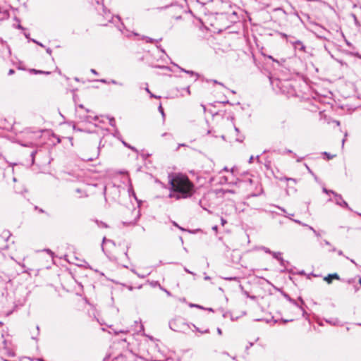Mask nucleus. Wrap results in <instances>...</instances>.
Instances as JSON below:
<instances>
[{
  "instance_id": "f257e3e1",
  "label": "nucleus",
  "mask_w": 361,
  "mask_h": 361,
  "mask_svg": "<svg viewBox=\"0 0 361 361\" xmlns=\"http://www.w3.org/2000/svg\"><path fill=\"white\" fill-rule=\"evenodd\" d=\"M171 193L169 197L176 200L190 197L195 192L194 183L185 175L177 173L169 175Z\"/></svg>"
},
{
  "instance_id": "f03ea898",
  "label": "nucleus",
  "mask_w": 361,
  "mask_h": 361,
  "mask_svg": "<svg viewBox=\"0 0 361 361\" xmlns=\"http://www.w3.org/2000/svg\"><path fill=\"white\" fill-rule=\"evenodd\" d=\"M169 327L174 331H183L190 328L189 324L185 322L181 317L175 318L169 322Z\"/></svg>"
},
{
  "instance_id": "7ed1b4c3",
  "label": "nucleus",
  "mask_w": 361,
  "mask_h": 361,
  "mask_svg": "<svg viewBox=\"0 0 361 361\" xmlns=\"http://www.w3.org/2000/svg\"><path fill=\"white\" fill-rule=\"evenodd\" d=\"M290 43L293 46L294 49H298L300 51L305 52L306 47L300 40H295V42L290 41Z\"/></svg>"
},
{
  "instance_id": "20e7f679",
  "label": "nucleus",
  "mask_w": 361,
  "mask_h": 361,
  "mask_svg": "<svg viewBox=\"0 0 361 361\" xmlns=\"http://www.w3.org/2000/svg\"><path fill=\"white\" fill-rule=\"evenodd\" d=\"M99 155V147H97V151L92 156L84 155L82 159L87 161H92L97 159Z\"/></svg>"
},
{
  "instance_id": "39448f33",
  "label": "nucleus",
  "mask_w": 361,
  "mask_h": 361,
  "mask_svg": "<svg viewBox=\"0 0 361 361\" xmlns=\"http://www.w3.org/2000/svg\"><path fill=\"white\" fill-rule=\"evenodd\" d=\"M333 279H340V277L338 274H329L327 276H325L324 280L326 281L328 283H331L333 281Z\"/></svg>"
},
{
  "instance_id": "423d86ee",
  "label": "nucleus",
  "mask_w": 361,
  "mask_h": 361,
  "mask_svg": "<svg viewBox=\"0 0 361 361\" xmlns=\"http://www.w3.org/2000/svg\"><path fill=\"white\" fill-rule=\"evenodd\" d=\"M336 204L340 205L342 207H345L348 209H350L348 203L345 200H343L342 197H341V200H339L338 197H336Z\"/></svg>"
},
{
  "instance_id": "0eeeda50",
  "label": "nucleus",
  "mask_w": 361,
  "mask_h": 361,
  "mask_svg": "<svg viewBox=\"0 0 361 361\" xmlns=\"http://www.w3.org/2000/svg\"><path fill=\"white\" fill-rule=\"evenodd\" d=\"M178 68H180L181 71H183V72H184L185 73H188V74L190 75L191 76H195V81H196L198 79L199 76H200V75L198 73H195V72H194L192 71H188V70H185V69H184L183 68H180V67H178Z\"/></svg>"
},
{
  "instance_id": "6e6552de",
  "label": "nucleus",
  "mask_w": 361,
  "mask_h": 361,
  "mask_svg": "<svg viewBox=\"0 0 361 361\" xmlns=\"http://www.w3.org/2000/svg\"><path fill=\"white\" fill-rule=\"evenodd\" d=\"M323 192L326 193V194H333L335 197H338L339 200H341V195H339V194H337L336 192H335L333 190H327L326 188H323Z\"/></svg>"
},
{
  "instance_id": "1a4fd4ad",
  "label": "nucleus",
  "mask_w": 361,
  "mask_h": 361,
  "mask_svg": "<svg viewBox=\"0 0 361 361\" xmlns=\"http://www.w3.org/2000/svg\"><path fill=\"white\" fill-rule=\"evenodd\" d=\"M271 255L274 259H277L278 261L279 259L282 260L281 252H272Z\"/></svg>"
},
{
  "instance_id": "9d476101",
  "label": "nucleus",
  "mask_w": 361,
  "mask_h": 361,
  "mask_svg": "<svg viewBox=\"0 0 361 361\" xmlns=\"http://www.w3.org/2000/svg\"><path fill=\"white\" fill-rule=\"evenodd\" d=\"M192 326H194V328L195 329V330L201 334H207V333H209V329H205L204 331H201L200 329H199L198 327H197L195 325L192 324Z\"/></svg>"
},
{
  "instance_id": "9b49d317",
  "label": "nucleus",
  "mask_w": 361,
  "mask_h": 361,
  "mask_svg": "<svg viewBox=\"0 0 361 361\" xmlns=\"http://www.w3.org/2000/svg\"><path fill=\"white\" fill-rule=\"evenodd\" d=\"M14 19H15V20L18 22V24L17 25H14V27L19 30H25V28L19 23L20 20L16 17Z\"/></svg>"
},
{
  "instance_id": "f8f14e48",
  "label": "nucleus",
  "mask_w": 361,
  "mask_h": 361,
  "mask_svg": "<svg viewBox=\"0 0 361 361\" xmlns=\"http://www.w3.org/2000/svg\"><path fill=\"white\" fill-rule=\"evenodd\" d=\"M31 72H33L35 73H44V74H49L50 72H44V71H38V70H36V69H32L31 70Z\"/></svg>"
},
{
  "instance_id": "ddd939ff",
  "label": "nucleus",
  "mask_w": 361,
  "mask_h": 361,
  "mask_svg": "<svg viewBox=\"0 0 361 361\" xmlns=\"http://www.w3.org/2000/svg\"><path fill=\"white\" fill-rule=\"evenodd\" d=\"M142 39H146V42L149 43H153L155 41L154 39L145 36H143Z\"/></svg>"
},
{
  "instance_id": "4468645a",
  "label": "nucleus",
  "mask_w": 361,
  "mask_h": 361,
  "mask_svg": "<svg viewBox=\"0 0 361 361\" xmlns=\"http://www.w3.org/2000/svg\"><path fill=\"white\" fill-rule=\"evenodd\" d=\"M159 111L161 113L162 117L164 118L165 117V114H164V109L161 106V104H159Z\"/></svg>"
},
{
  "instance_id": "2eb2a0df",
  "label": "nucleus",
  "mask_w": 361,
  "mask_h": 361,
  "mask_svg": "<svg viewBox=\"0 0 361 361\" xmlns=\"http://www.w3.org/2000/svg\"><path fill=\"white\" fill-rule=\"evenodd\" d=\"M109 124L110 126L115 127L116 126V121L114 118H111L109 119Z\"/></svg>"
},
{
  "instance_id": "dca6fc26",
  "label": "nucleus",
  "mask_w": 361,
  "mask_h": 361,
  "mask_svg": "<svg viewBox=\"0 0 361 361\" xmlns=\"http://www.w3.org/2000/svg\"><path fill=\"white\" fill-rule=\"evenodd\" d=\"M36 153H37V151H33V152H31V154H30V157H31V158H32V164H34V161H35V156Z\"/></svg>"
},
{
  "instance_id": "f3484780",
  "label": "nucleus",
  "mask_w": 361,
  "mask_h": 361,
  "mask_svg": "<svg viewBox=\"0 0 361 361\" xmlns=\"http://www.w3.org/2000/svg\"><path fill=\"white\" fill-rule=\"evenodd\" d=\"M262 250L266 252V253H268V254H272V251L270 250V249L266 247H263Z\"/></svg>"
},
{
  "instance_id": "a211bd4d",
  "label": "nucleus",
  "mask_w": 361,
  "mask_h": 361,
  "mask_svg": "<svg viewBox=\"0 0 361 361\" xmlns=\"http://www.w3.org/2000/svg\"><path fill=\"white\" fill-rule=\"evenodd\" d=\"M109 83H111V84H114V85H121H121H123V84H122V83L118 82H117V81H116V80H111Z\"/></svg>"
},
{
  "instance_id": "6ab92c4d",
  "label": "nucleus",
  "mask_w": 361,
  "mask_h": 361,
  "mask_svg": "<svg viewBox=\"0 0 361 361\" xmlns=\"http://www.w3.org/2000/svg\"><path fill=\"white\" fill-rule=\"evenodd\" d=\"M106 241H109V242L112 243V240H106V237H104V238H103V240H102V244H104V242H106ZM102 250H104L103 245H102Z\"/></svg>"
},
{
  "instance_id": "aec40b11",
  "label": "nucleus",
  "mask_w": 361,
  "mask_h": 361,
  "mask_svg": "<svg viewBox=\"0 0 361 361\" xmlns=\"http://www.w3.org/2000/svg\"><path fill=\"white\" fill-rule=\"evenodd\" d=\"M324 155L327 156L328 159H331L335 157V155H331L330 154H329L327 152H324Z\"/></svg>"
},
{
  "instance_id": "412c9836",
  "label": "nucleus",
  "mask_w": 361,
  "mask_h": 361,
  "mask_svg": "<svg viewBox=\"0 0 361 361\" xmlns=\"http://www.w3.org/2000/svg\"><path fill=\"white\" fill-rule=\"evenodd\" d=\"M128 331H124V330H120V331H115L114 333L115 334H118L119 333H122V334H126Z\"/></svg>"
},
{
  "instance_id": "4be33fe9",
  "label": "nucleus",
  "mask_w": 361,
  "mask_h": 361,
  "mask_svg": "<svg viewBox=\"0 0 361 361\" xmlns=\"http://www.w3.org/2000/svg\"><path fill=\"white\" fill-rule=\"evenodd\" d=\"M243 139H244V136L240 135V137H236V141L241 142H243Z\"/></svg>"
},
{
  "instance_id": "5701e85b",
  "label": "nucleus",
  "mask_w": 361,
  "mask_h": 361,
  "mask_svg": "<svg viewBox=\"0 0 361 361\" xmlns=\"http://www.w3.org/2000/svg\"><path fill=\"white\" fill-rule=\"evenodd\" d=\"M226 279L228 280V281H237L238 278L235 277H235H228V278H226Z\"/></svg>"
},
{
  "instance_id": "b1692460",
  "label": "nucleus",
  "mask_w": 361,
  "mask_h": 361,
  "mask_svg": "<svg viewBox=\"0 0 361 361\" xmlns=\"http://www.w3.org/2000/svg\"><path fill=\"white\" fill-rule=\"evenodd\" d=\"M24 35L29 41H32V39H30L29 33L24 32Z\"/></svg>"
},
{
  "instance_id": "393cba45",
  "label": "nucleus",
  "mask_w": 361,
  "mask_h": 361,
  "mask_svg": "<svg viewBox=\"0 0 361 361\" xmlns=\"http://www.w3.org/2000/svg\"><path fill=\"white\" fill-rule=\"evenodd\" d=\"M279 262H280V264L282 266V267H285V260L282 258V260L281 259H279Z\"/></svg>"
},
{
  "instance_id": "a878e982",
  "label": "nucleus",
  "mask_w": 361,
  "mask_h": 361,
  "mask_svg": "<svg viewBox=\"0 0 361 361\" xmlns=\"http://www.w3.org/2000/svg\"><path fill=\"white\" fill-rule=\"evenodd\" d=\"M32 42H33L34 43H36L37 44H38V45H39V46H41V47H44V45H43L42 43H40V42H37V40H35V39H32Z\"/></svg>"
},
{
  "instance_id": "bb28decb",
  "label": "nucleus",
  "mask_w": 361,
  "mask_h": 361,
  "mask_svg": "<svg viewBox=\"0 0 361 361\" xmlns=\"http://www.w3.org/2000/svg\"><path fill=\"white\" fill-rule=\"evenodd\" d=\"M184 270L185 272L188 273V274H192L194 275L195 274L193 272H192L191 271H190L189 269H188L186 267H184Z\"/></svg>"
},
{
  "instance_id": "cd10ccee",
  "label": "nucleus",
  "mask_w": 361,
  "mask_h": 361,
  "mask_svg": "<svg viewBox=\"0 0 361 361\" xmlns=\"http://www.w3.org/2000/svg\"><path fill=\"white\" fill-rule=\"evenodd\" d=\"M190 307H197V308H201L202 309L203 307L199 305H194V304H191L190 305Z\"/></svg>"
},
{
  "instance_id": "c85d7f7f",
  "label": "nucleus",
  "mask_w": 361,
  "mask_h": 361,
  "mask_svg": "<svg viewBox=\"0 0 361 361\" xmlns=\"http://www.w3.org/2000/svg\"><path fill=\"white\" fill-rule=\"evenodd\" d=\"M190 307H197V308H201L202 309L203 307L199 305H194V304H191L190 305Z\"/></svg>"
},
{
  "instance_id": "c756f323",
  "label": "nucleus",
  "mask_w": 361,
  "mask_h": 361,
  "mask_svg": "<svg viewBox=\"0 0 361 361\" xmlns=\"http://www.w3.org/2000/svg\"><path fill=\"white\" fill-rule=\"evenodd\" d=\"M291 220H292V221H293L294 222H295V223H297V224H300V225H302V222H301L300 221H299V220H298V219H291Z\"/></svg>"
},
{
  "instance_id": "7c9ffc66",
  "label": "nucleus",
  "mask_w": 361,
  "mask_h": 361,
  "mask_svg": "<svg viewBox=\"0 0 361 361\" xmlns=\"http://www.w3.org/2000/svg\"><path fill=\"white\" fill-rule=\"evenodd\" d=\"M128 148L130 149L131 150L134 151V152H137V149H135V147L130 145V146H128Z\"/></svg>"
},
{
  "instance_id": "2f4dec72",
  "label": "nucleus",
  "mask_w": 361,
  "mask_h": 361,
  "mask_svg": "<svg viewBox=\"0 0 361 361\" xmlns=\"http://www.w3.org/2000/svg\"><path fill=\"white\" fill-rule=\"evenodd\" d=\"M172 6V4H169V5H167V6H165L164 7H161L159 8L160 10H163V9H166L167 8H169V6Z\"/></svg>"
},
{
  "instance_id": "473e14b6",
  "label": "nucleus",
  "mask_w": 361,
  "mask_h": 361,
  "mask_svg": "<svg viewBox=\"0 0 361 361\" xmlns=\"http://www.w3.org/2000/svg\"><path fill=\"white\" fill-rule=\"evenodd\" d=\"M161 290H163L168 295H171V293L169 291H168L166 289H164L163 288H161Z\"/></svg>"
},
{
  "instance_id": "72a5a7b5",
  "label": "nucleus",
  "mask_w": 361,
  "mask_h": 361,
  "mask_svg": "<svg viewBox=\"0 0 361 361\" xmlns=\"http://www.w3.org/2000/svg\"><path fill=\"white\" fill-rule=\"evenodd\" d=\"M149 95H150V97L160 98V97H159H159H157V96L154 95V94H152L151 92H150V93H149Z\"/></svg>"
},
{
  "instance_id": "f704fd0d",
  "label": "nucleus",
  "mask_w": 361,
  "mask_h": 361,
  "mask_svg": "<svg viewBox=\"0 0 361 361\" xmlns=\"http://www.w3.org/2000/svg\"><path fill=\"white\" fill-rule=\"evenodd\" d=\"M15 73V71L13 69H10L8 71V75H13Z\"/></svg>"
},
{
  "instance_id": "c9c22d12",
  "label": "nucleus",
  "mask_w": 361,
  "mask_h": 361,
  "mask_svg": "<svg viewBox=\"0 0 361 361\" xmlns=\"http://www.w3.org/2000/svg\"><path fill=\"white\" fill-rule=\"evenodd\" d=\"M307 227L310 230L312 231L313 233H316V230L313 227H312L311 226H308Z\"/></svg>"
},
{
  "instance_id": "e433bc0d",
  "label": "nucleus",
  "mask_w": 361,
  "mask_h": 361,
  "mask_svg": "<svg viewBox=\"0 0 361 361\" xmlns=\"http://www.w3.org/2000/svg\"><path fill=\"white\" fill-rule=\"evenodd\" d=\"M90 71H91V73H92L94 75H97L98 74V73L96 71V70H94L93 68L91 69Z\"/></svg>"
},
{
  "instance_id": "4c0bfd02",
  "label": "nucleus",
  "mask_w": 361,
  "mask_h": 361,
  "mask_svg": "<svg viewBox=\"0 0 361 361\" xmlns=\"http://www.w3.org/2000/svg\"><path fill=\"white\" fill-rule=\"evenodd\" d=\"M217 333L219 335H221L222 334V331L220 328H217Z\"/></svg>"
},
{
  "instance_id": "58836bf2",
  "label": "nucleus",
  "mask_w": 361,
  "mask_h": 361,
  "mask_svg": "<svg viewBox=\"0 0 361 361\" xmlns=\"http://www.w3.org/2000/svg\"><path fill=\"white\" fill-rule=\"evenodd\" d=\"M280 35L282 36V37L283 38H286L287 39L288 38V35L285 33H280Z\"/></svg>"
},
{
  "instance_id": "ea45409f",
  "label": "nucleus",
  "mask_w": 361,
  "mask_h": 361,
  "mask_svg": "<svg viewBox=\"0 0 361 361\" xmlns=\"http://www.w3.org/2000/svg\"><path fill=\"white\" fill-rule=\"evenodd\" d=\"M278 208H279L281 211H282V212H283V213H286V209H285L284 208L281 207H278Z\"/></svg>"
},
{
  "instance_id": "a19ab883",
  "label": "nucleus",
  "mask_w": 361,
  "mask_h": 361,
  "mask_svg": "<svg viewBox=\"0 0 361 361\" xmlns=\"http://www.w3.org/2000/svg\"><path fill=\"white\" fill-rule=\"evenodd\" d=\"M122 141V143L123 144L124 146H126V147H128V146H130L129 144H128L127 142H126L125 141L123 140H121Z\"/></svg>"
},
{
  "instance_id": "79ce46f5",
  "label": "nucleus",
  "mask_w": 361,
  "mask_h": 361,
  "mask_svg": "<svg viewBox=\"0 0 361 361\" xmlns=\"http://www.w3.org/2000/svg\"><path fill=\"white\" fill-rule=\"evenodd\" d=\"M225 192H228V193H232V194L235 192L234 190H226Z\"/></svg>"
},
{
  "instance_id": "37998d69",
  "label": "nucleus",
  "mask_w": 361,
  "mask_h": 361,
  "mask_svg": "<svg viewBox=\"0 0 361 361\" xmlns=\"http://www.w3.org/2000/svg\"><path fill=\"white\" fill-rule=\"evenodd\" d=\"M221 224H222L223 226H224L225 224H226V221L224 219L221 218Z\"/></svg>"
},
{
  "instance_id": "c03bdc74",
  "label": "nucleus",
  "mask_w": 361,
  "mask_h": 361,
  "mask_svg": "<svg viewBox=\"0 0 361 361\" xmlns=\"http://www.w3.org/2000/svg\"><path fill=\"white\" fill-rule=\"evenodd\" d=\"M157 67L159 68H162V69H167L168 68L167 66H158Z\"/></svg>"
},
{
  "instance_id": "a18cd8bd",
  "label": "nucleus",
  "mask_w": 361,
  "mask_h": 361,
  "mask_svg": "<svg viewBox=\"0 0 361 361\" xmlns=\"http://www.w3.org/2000/svg\"><path fill=\"white\" fill-rule=\"evenodd\" d=\"M99 82H103V83H107V81L105 79H101V80H99Z\"/></svg>"
},
{
  "instance_id": "49530a36",
  "label": "nucleus",
  "mask_w": 361,
  "mask_h": 361,
  "mask_svg": "<svg viewBox=\"0 0 361 361\" xmlns=\"http://www.w3.org/2000/svg\"><path fill=\"white\" fill-rule=\"evenodd\" d=\"M173 224L177 226L178 228H179L180 230L182 231H184V229L183 228H181L180 226H179L177 224H176L175 222L173 223Z\"/></svg>"
},
{
  "instance_id": "de8ad7c7",
  "label": "nucleus",
  "mask_w": 361,
  "mask_h": 361,
  "mask_svg": "<svg viewBox=\"0 0 361 361\" xmlns=\"http://www.w3.org/2000/svg\"><path fill=\"white\" fill-rule=\"evenodd\" d=\"M47 52L48 54H51V49L50 48H47Z\"/></svg>"
},
{
  "instance_id": "09e8293b",
  "label": "nucleus",
  "mask_w": 361,
  "mask_h": 361,
  "mask_svg": "<svg viewBox=\"0 0 361 361\" xmlns=\"http://www.w3.org/2000/svg\"><path fill=\"white\" fill-rule=\"evenodd\" d=\"M186 91H187V93L188 94H190V87L189 86L186 88Z\"/></svg>"
},
{
  "instance_id": "8fccbe9b",
  "label": "nucleus",
  "mask_w": 361,
  "mask_h": 361,
  "mask_svg": "<svg viewBox=\"0 0 361 361\" xmlns=\"http://www.w3.org/2000/svg\"><path fill=\"white\" fill-rule=\"evenodd\" d=\"M214 82L216 83V84H219V85H223V84L221 82H218L217 80H214Z\"/></svg>"
},
{
  "instance_id": "3c124183",
  "label": "nucleus",
  "mask_w": 361,
  "mask_h": 361,
  "mask_svg": "<svg viewBox=\"0 0 361 361\" xmlns=\"http://www.w3.org/2000/svg\"><path fill=\"white\" fill-rule=\"evenodd\" d=\"M252 161H253V157H252V156H251V157H250V159H249V163H252Z\"/></svg>"
},
{
  "instance_id": "603ef678",
  "label": "nucleus",
  "mask_w": 361,
  "mask_h": 361,
  "mask_svg": "<svg viewBox=\"0 0 361 361\" xmlns=\"http://www.w3.org/2000/svg\"><path fill=\"white\" fill-rule=\"evenodd\" d=\"M324 243H325L326 245H330V243L328 240H324Z\"/></svg>"
},
{
  "instance_id": "864d4df0",
  "label": "nucleus",
  "mask_w": 361,
  "mask_h": 361,
  "mask_svg": "<svg viewBox=\"0 0 361 361\" xmlns=\"http://www.w3.org/2000/svg\"><path fill=\"white\" fill-rule=\"evenodd\" d=\"M305 166H306V168L307 169L308 171H309L310 173H312V171H311V170H310V169L307 166V165H306V164H305Z\"/></svg>"
},
{
  "instance_id": "5fc2aeb1",
  "label": "nucleus",
  "mask_w": 361,
  "mask_h": 361,
  "mask_svg": "<svg viewBox=\"0 0 361 361\" xmlns=\"http://www.w3.org/2000/svg\"><path fill=\"white\" fill-rule=\"evenodd\" d=\"M145 90L147 92L150 93V90H149V88L147 87L145 88Z\"/></svg>"
},
{
  "instance_id": "6e6d98bb",
  "label": "nucleus",
  "mask_w": 361,
  "mask_h": 361,
  "mask_svg": "<svg viewBox=\"0 0 361 361\" xmlns=\"http://www.w3.org/2000/svg\"><path fill=\"white\" fill-rule=\"evenodd\" d=\"M252 345H253V343H250L249 346H247L246 348L248 349V348L252 346Z\"/></svg>"
},
{
  "instance_id": "4d7b16f0",
  "label": "nucleus",
  "mask_w": 361,
  "mask_h": 361,
  "mask_svg": "<svg viewBox=\"0 0 361 361\" xmlns=\"http://www.w3.org/2000/svg\"><path fill=\"white\" fill-rule=\"evenodd\" d=\"M345 141V138L343 139V140H342V147H343Z\"/></svg>"
},
{
  "instance_id": "13d9d810",
  "label": "nucleus",
  "mask_w": 361,
  "mask_h": 361,
  "mask_svg": "<svg viewBox=\"0 0 361 361\" xmlns=\"http://www.w3.org/2000/svg\"><path fill=\"white\" fill-rule=\"evenodd\" d=\"M353 18L355 19V23H357V18H356L355 15L353 14Z\"/></svg>"
},
{
  "instance_id": "bf43d9fd",
  "label": "nucleus",
  "mask_w": 361,
  "mask_h": 361,
  "mask_svg": "<svg viewBox=\"0 0 361 361\" xmlns=\"http://www.w3.org/2000/svg\"><path fill=\"white\" fill-rule=\"evenodd\" d=\"M286 180H293V181H294V182L295 181V179H293V178H286Z\"/></svg>"
},
{
  "instance_id": "052dcab7",
  "label": "nucleus",
  "mask_w": 361,
  "mask_h": 361,
  "mask_svg": "<svg viewBox=\"0 0 361 361\" xmlns=\"http://www.w3.org/2000/svg\"><path fill=\"white\" fill-rule=\"evenodd\" d=\"M78 107H79V108H81V109H83V108H84V106H83V105H82V104H80V105H78Z\"/></svg>"
},
{
  "instance_id": "680f3d73",
  "label": "nucleus",
  "mask_w": 361,
  "mask_h": 361,
  "mask_svg": "<svg viewBox=\"0 0 361 361\" xmlns=\"http://www.w3.org/2000/svg\"><path fill=\"white\" fill-rule=\"evenodd\" d=\"M338 255H343V252L341 250L338 251Z\"/></svg>"
},
{
  "instance_id": "e2e57ef3",
  "label": "nucleus",
  "mask_w": 361,
  "mask_h": 361,
  "mask_svg": "<svg viewBox=\"0 0 361 361\" xmlns=\"http://www.w3.org/2000/svg\"><path fill=\"white\" fill-rule=\"evenodd\" d=\"M223 170H224V171H228V168H227V167H224Z\"/></svg>"
},
{
  "instance_id": "0e129e2a",
  "label": "nucleus",
  "mask_w": 361,
  "mask_h": 361,
  "mask_svg": "<svg viewBox=\"0 0 361 361\" xmlns=\"http://www.w3.org/2000/svg\"><path fill=\"white\" fill-rule=\"evenodd\" d=\"M204 279H205V280H209V279H210V277H209V276H205V277H204Z\"/></svg>"
},
{
  "instance_id": "69168bd1",
  "label": "nucleus",
  "mask_w": 361,
  "mask_h": 361,
  "mask_svg": "<svg viewBox=\"0 0 361 361\" xmlns=\"http://www.w3.org/2000/svg\"><path fill=\"white\" fill-rule=\"evenodd\" d=\"M302 226H307V227L308 226V225H307V224H304V223H302Z\"/></svg>"
},
{
  "instance_id": "338daca9",
  "label": "nucleus",
  "mask_w": 361,
  "mask_h": 361,
  "mask_svg": "<svg viewBox=\"0 0 361 361\" xmlns=\"http://www.w3.org/2000/svg\"><path fill=\"white\" fill-rule=\"evenodd\" d=\"M235 130L237 133H238V132H239V130H238V128L237 127H235Z\"/></svg>"
},
{
  "instance_id": "774afa93",
  "label": "nucleus",
  "mask_w": 361,
  "mask_h": 361,
  "mask_svg": "<svg viewBox=\"0 0 361 361\" xmlns=\"http://www.w3.org/2000/svg\"><path fill=\"white\" fill-rule=\"evenodd\" d=\"M359 283L361 285V278L359 279Z\"/></svg>"
}]
</instances>
